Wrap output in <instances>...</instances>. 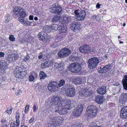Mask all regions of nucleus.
Masks as SVG:
<instances>
[{
    "label": "nucleus",
    "mask_w": 127,
    "mask_h": 127,
    "mask_svg": "<svg viewBox=\"0 0 127 127\" xmlns=\"http://www.w3.org/2000/svg\"><path fill=\"white\" fill-rule=\"evenodd\" d=\"M62 98L61 97L58 96H54L52 97L53 102L55 103L56 107L58 108L54 112H58L60 115L65 114L67 113L70 109L68 108V106L66 107L64 105V102Z\"/></svg>",
    "instance_id": "obj_1"
},
{
    "label": "nucleus",
    "mask_w": 127,
    "mask_h": 127,
    "mask_svg": "<svg viewBox=\"0 0 127 127\" xmlns=\"http://www.w3.org/2000/svg\"><path fill=\"white\" fill-rule=\"evenodd\" d=\"M13 10V17L16 18L19 16L20 17L18 18V21L22 24H25L26 23V20L23 18H25L27 15L26 12L24 9L21 7L17 6L15 7Z\"/></svg>",
    "instance_id": "obj_2"
},
{
    "label": "nucleus",
    "mask_w": 127,
    "mask_h": 127,
    "mask_svg": "<svg viewBox=\"0 0 127 127\" xmlns=\"http://www.w3.org/2000/svg\"><path fill=\"white\" fill-rule=\"evenodd\" d=\"M25 71V68L24 66H17L14 71V73L16 77L22 79L26 76V73Z\"/></svg>",
    "instance_id": "obj_3"
},
{
    "label": "nucleus",
    "mask_w": 127,
    "mask_h": 127,
    "mask_svg": "<svg viewBox=\"0 0 127 127\" xmlns=\"http://www.w3.org/2000/svg\"><path fill=\"white\" fill-rule=\"evenodd\" d=\"M86 115L87 116L90 118L95 117L98 113L97 107L93 104L89 106L87 109Z\"/></svg>",
    "instance_id": "obj_4"
},
{
    "label": "nucleus",
    "mask_w": 127,
    "mask_h": 127,
    "mask_svg": "<svg viewBox=\"0 0 127 127\" xmlns=\"http://www.w3.org/2000/svg\"><path fill=\"white\" fill-rule=\"evenodd\" d=\"M81 65L77 63H72L68 67V70L71 72L75 73H78L81 70Z\"/></svg>",
    "instance_id": "obj_5"
},
{
    "label": "nucleus",
    "mask_w": 127,
    "mask_h": 127,
    "mask_svg": "<svg viewBox=\"0 0 127 127\" xmlns=\"http://www.w3.org/2000/svg\"><path fill=\"white\" fill-rule=\"evenodd\" d=\"M99 62V59L97 58L94 57L91 58L88 61V67L90 69H93L97 66Z\"/></svg>",
    "instance_id": "obj_6"
},
{
    "label": "nucleus",
    "mask_w": 127,
    "mask_h": 127,
    "mask_svg": "<svg viewBox=\"0 0 127 127\" xmlns=\"http://www.w3.org/2000/svg\"><path fill=\"white\" fill-rule=\"evenodd\" d=\"M71 53V51L69 49L64 48L62 49L58 53V56L60 58L67 57Z\"/></svg>",
    "instance_id": "obj_7"
},
{
    "label": "nucleus",
    "mask_w": 127,
    "mask_h": 127,
    "mask_svg": "<svg viewBox=\"0 0 127 127\" xmlns=\"http://www.w3.org/2000/svg\"><path fill=\"white\" fill-rule=\"evenodd\" d=\"M63 118L61 116L56 117L51 119L50 121L49 126L52 127L56 126V124H59V122L62 121Z\"/></svg>",
    "instance_id": "obj_8"
},
{
    "label": "nucleus",
    "mask_w": 127,
    "mask_h": 127,
    "mask_svg": "<svg viewBox=\"0 0 127 127\" xmlns=\"http://www.w3.org/2000/svg\"><path fill=\"white\" fill-rule=\"evenodd\" d=\"M59 30L60 33L59 36L61 38L64 37L67 32L66 26L65 25L61 23L60 25H59Z\"/></svg>",
    "instance_id": "obj_9"
},
{
    "label": "nucleus",
    "mask_w": 127,
    "mask_h": 127,
    "mask_svg": "<svg viewBox=\"0 0 127 127\" xmlns=\"http://www.w3.org/2000/svg\"><path fill=\"white\" fill-rule=\"evenodd\" d=\"M49 10L51 13H58L59 14L61 13L62 11V9L61 7L55 4H53L49 8Z\"/></svg>",
    "instance_id": "obj_10"
},
{
    "label": "nucleus",
    "mask_w": 127,
    "mask_h": 127,
    "mask_svg": "<svg viewBox=\"0 0 127 127\" xmlns=\"http://www.w3.org/2000/svg\"><path fill=\"white\" fill-rule=\"evenodd\" d=\"M76 91L75 88L73 87L68 88L65 90V94L66 95L70 97H72L76 94Z\"/></svg>",
    "instance_id": "obj_11"
},
{
    "label": "nucleus",
    "mask_w": 127,
    "mask_h": 127,
    "mask_svg": "<svg viewBox=\"0 0 127 127\" xmlns=\"http://www.w3.org/2000/svg\"><path fill=\"white\" fill-rule=\"evenodd\" d=\"M56 88H58V83L56 82H51L49 84L48 87V89L51 91H55Z\"/></svg>",
    "instance_id": "obj_12"
},
{
    "label": "nucleus",
    "mask_w": 127,
    "mask_h": 127,
    "mask_svg": "<svg viewBox=\"0 0 127 127\" xmlns=\"http://www.w3.org/2000/svg\"><path fill=\"white\" fill-rule=\"evenodd\" d=\"M73 83L76 85H80L83 84L85 81L82 78L80 77H76L73 78L72 80Z\"/></svg>",
    "instance_id": "obj_13"
},
{
    "label": "nucleus",
    "mask_w": 127,
    "mask_h": 127,
    "mask_svg": "<svg viewBox=\"0 0 127 127\" xmlns=\"http://www.w3.org/2000/svg\"><path fill=\"white\" fill-rule=\"evenodd\" d=\"M112 66L110 64H108L105 65L102 68L100 67L99 72L100 73H104L109 71L112 68Z\"/></svg>",
    "instance_id": "obj_14"
},
{
    "label": "nucleus",
    "mask_w": 127,
    "mask_h": 127,
    "mask_svg": "<svg viewBox=\"0 0 127 127\" xmlns=\"http://www.w3.org/2000/svg\"><path fill=\"white\" fill-rule=\"evenodd\" d=\"M92 93V91L90 89H86L83 90L82 92L79 91V94L81 96H90Z\"/></svg>",
    "instance_id": "obj_15"
},
{
    "label": "nucleus",
    "mask_w": 127,
    "mask_h": 127,
    "mask_svg": "<svg viewBox=\"0 0 127 127\" xmlns=\"http://www.w3.org/2000/svg\"><path fill=\"white\" fill-rule=\"evenodd\" d=\"M127 100V93H123L120 95L119 100V102L120 104H125Z\"/></svg>",
    "instance_id": "obj_16"
},
{
    "label": "nucleus",
    "mask_w": 127,
    "mask_h": 127,
    "mask_svg": "<svg viewBox=\"0 0 127 127\" xmlns=\"http://www.w3.org/2000/svg\"><path fill=\"white\" fill-rule=\"evenodd\" d=\"M86 16V12L85 11L83 10H82L76 18V19L79 21H81L84 20Z\"/></svg>",
    "instance_id": "obj_17"
},
{
    "label": "nucleus",
    "mask_w": 127,
    "mask_h": 127,
    "mask_svg": "<svg viewBox=\"0 0 127 127\" xmlns=\"http://www.w3.org/2000/svg\"><path fill=\"white\" fill-rule=\"evenodd\" d=\"M70 28L72 30H79L81 28V25L79 22H77L70 24Z\"/></svg>",
    "instance_id": "obj_18"
},
{
    "label": "nucleus",
    "mask_w": 127,
    "mask_h": 127,
    "mask_svg": "<svg viewBox=\"0 0 127 127\" xmlns=\"http://www.w3.org/2000/svg\"><path fill=\"white\" fill-rule=\"evenodd\" d=\"M90 47L88 45H85L82 46L79 49L81 53L88 54L89 51Z\"/></svg>",
    "instance_id": "obj_19"
},
{
    "label": "nucleus",
    "mask_w": 127,
    "mask_h": 127,
    "mask_svg": "<svg viewBox=\"0 0 127 127\" xmlns=\"http://www.w3.org/2000/svg\"><path fill=\"white\" fill-rule=\"evenodd\" d=\"M120 115L121 118L125 119L127 117V107L124 106L121 110Z\"/></svg>",
    "instance_id": "obj_20"
},
{
    "label": "nucleus",
    "mask_w": 127,
    "mask_h": 127,
    "mask_svg": "<svg viewBox=\"0 0 127 127\" xmlns=\"http://www.w3.org/2000/svg\"><path fill=\"white\" fill-rule=\"evenodd\" d=\"M43 32H40L39 33L38 36L39 39L41 41H44V42L47 41L48 40L46 36V33L45 34Z\"/></svg>",
    "instance_id": "obj_21"
},
{
    "label": "nucleus",
    "mask_w": 127,
    "mask_h": 127,
    "mask_svg": "<svg viewBox=\"0 0 127 127\" xmlns=\"http://www.w3.org/2000/svg\"><path fill=\"white\" fill-rule=\"evenodd\" d=\"M17 56L16 54H12L8 55L7 59L9 62L11 63L16 60L17 58Z\"/></svg>",
    "instance_id": "obj_22"
},
{
    "label": "nucleus",
    "mask_w": 127,
    "mask_h": 127,
    "mask_svg": "<svg viewBox=\"0 0 127 127\" xmlns=\"http://www.w3.org/2000/svg\"><path fill=\"white\" fill-rule=\"evenodd\" d=\"M106 87L102 86L101 87L99 88L97 90V91L98 93L101 95H103L106 92Z\"/></svg>",
    "instance_id": "obj_23"
},
{
    "label": "nucleus",
    "mask_w": 127,
    "mask_h": 127,
    "mask_svg": "<svg viewBox=\"0 0 127 127\" xmlns=\"http://www.w3.org/2000/svg\"><path fill=\"white\" fill-rule=\"evenodd\" d=\"M55 68L62 71L64 69V65L63 63H60L59 64L56 63L55 64Z\"/></svg>",
    "instance_id": "obj_24"
},
{
    "label": "nucleus",
    "mask_w": 127,
    "mask_h": 127,
    "mask_svg": "<svg viewBox=\"0 0 127 127\" xmlns=\"http://www.w3.org/2000/svg\"><path fill=\"white\" fill-rule=\"evenodd\" d=\"M104 98L103 96L98 95L96 96L95 100L97 103L100 104L102 103L104 101Z\"/></svg>",
    "instance_id": "obj_25"
},
{
    "label": "nucleus",
    "mask_w": 127,
    "mask_h": 127,
    "mask_svg": "<svg viewBox=\"0 0 127 127\" xmlns=\"http://www.w3.org/2000/svg\"><path fill=\"white\" fill-rule=\"evenodd\" d=\"M52 104L51 105L48 107H47V108L46 109V111L49 113L51 111H52L54 109H56V106L55 105V103L53 102L52 100Z\"/></svg>",
    "instance_id": "obj_26"
},
{
    "label": "nucleus",
    "mask_w": 127,
    "mask_h": 127,
    "mask_svg": "<svg viewBox=\"0 0 127 127\" xmlns=\"http://www.w3.org/2000/svg\"><path fill=\"white\" fill-rule=\"evenodd\" d=\"M124 89L127 90V75H125L124 76L122 81Z\"/></svg>",
    "instance_id": "obj_27"
},
{
    "label": "nucleus",
    "mask_w": 127,
    "mask_h": 127,
    "mask_svg": "<svg viewBox=\"0 0 127 127\" xmlns=\"http://www.w3.org/2000/svg\"><path fill=\"white\" fill-rule=\"evenodd\" d=\"M64 102V105H65L67 107L68 106V107L69 109H71V107L70 105L72 101H71L70 100L66 99L64 100V101H63Z\"/></svg>",
    "instance_id": "obj_28"
},
{
    "label": "nucleus",
    "mask_w": 127,
    "mask_h": 127,
    "mask_svg": "<svg viewBox=\"0 0 127 127\" xmlns=\"http://www.w3.org/2000/svg\"><path fill=\"white\" fill-rule=\"evenodd\" d=\"M73 17L70 16H64L63 17V22L66 23H68L70 22Z\"/></svg>",
    "instance_id": "obj_29"
},
{
    "label": "nucleus",
    "mask_w": 127,
    "mask_h": 127,
    "mask_svg": "<svg viewBox=\"0 0 127 127\" xmlns=\"http://www.w3.org/2000/svg\"><path fill=\"white\" fill-rule=\"evenodd\" d=\"M39 76L41 79H44L47 76L46 74L42 71H40V72Z\"/></svg>",
    "instance_id": "obj_30"
},
{
    "label": "nucleus",
    "mask_w": 127,
    "mask_h": 127,
    "mask_svg": "<svg viewBox=\"0 0 127 127\" xmlns=\"http://www.w3.org/2000/svg\"><path fill=\"white\" fill-rule=\"evenodd\" d=\"M78 59L77 56L72 55L70 56L69 59L71 61H77Z\"/></svg>",
    "instance_id": "obj_31"
},
{
    "label": "nucleus",
    "mask_w": 127,
    "mask_h": 127,
    "mask_svg": "<svg viewBox=\"0 0 127 127\" xmlns=\"http://www.w3.org/2000/svg\"><path fill=\"white\" fill-rule=\"evenodd\" d=\"M73 114L75 116H79L82 112H80L77 109H75L73 111Z\"/></svg>",
    "instance_id": "obj_32"
},
{
    "label": "nucleus",
    "mask_w": 127,
    "mask_h": 127,
    "mask_svg": "<svg viewBox=\"0 0 127 127\" xmlns=\"http://www.w3.org/2000/svg\"><path fill=\"white\" fill-rule=\"evenodd\" d=\"M83 106L82 105L80 104L75 109L77 110L80 112H82L83 110Z\"/></svg>",
    "instance_id": "obj_33"
},
{
    "label": "nucleus",
    "mask_w": 127,
    "mask_h": 127,
    "mask_svg": "<svg viewBox=\"0 0 127 127\" xmlns=\"http://www.w3.org/2000/svg\"><path fill=\"white\" fill-rule=\"evenodd\" d=\"M5 22L6 23H7L11 20V17L9 15L7 14L5 17Z\"/></svg>",
    "instance_id": "obj_34"
},
{
    "label": "nucleus",
    "mask_w": 127,
    "mask_h": 127,
    "mask_svg": "<svg viewBox=\"0 0 127 127\" xmlns=\"http://www.w3.org/2000/svg\"><path fill=\"white\" fill-rule=\"evenodd\" d=\"M45 31L46 32H50L52 31L51 26H46L45 27Z\"/></svg>",
    "instance_id": "obj_35"
},
{
    "label": "nucleus",
    "mask_w": 127,
    "mask_h": 127,
    "mask_svg": "<svg viewBox=\"0 0 127 127\" xmlns=\"http://www.w3.org/2000/svg\"><path fill=\"white\" fill-rule=\"evenodd\" d=\"M59 83L58 84V88L60 87L63 86L65 84V82L63 79L59 81Z\"/></svg>",
    "instance_id": "obj_36"
},
{
    "label": "nucleus",
    "mask_w": 127,
    "mask_h": 127,
    "mask_svg": "<svg viewBox=\"0 0 127 127\" xmlns=\"http://www.w3.org/2000/svg\"><path fill=\"white\" fill-rule=\"evenodd\" d=\"M59 27V25H54L51 26L52 31L53 30H57Z\"/></svg>",
    "instance_id": "obj_37"
},
{
    "label": "nucleus",
    "mask_w": 127,
    "mask_h": 127,
    "mask_svg": "<svg viewBox=\"0 0 127 127\" xmlns=\"http://www.w3.org/2000/svg\"><path fill=\"white\" fill-rule=\"evenodd\" d=\"M46 62L48 67L52 66L54 62L51 60H49Z\"/></svg>",
    "instance_id": "obj_38"
},
{
    "label": "nucleus",
    "mask_w": 127,
    "mask_h": 127,
    "mask_svg": "<svg viewBox=\"0 0 127 127\" xmlns=\"http://www.w3.org/2000/svg\"><path fill=\"white\" fill-rule=\"evenodd\" d=\"M60 19V17L59 16L57 15L55 16L54 18H53L52 20V21L53 23L57 22L58 20Z\"/></svg>",
    "instance_id": "obj_39"
},
{
    "label": "nucleus",
    "mask_w": 127,
    "mask_h": 127,
    "mask_svg": "<svg viewBox=\"0 0 127 127\" xmlns=\"http://www.w3.org/2000/svg\"><path fill=\"white\" fill-rule=\"evenodd\" d=\"M41 67L42 69L48 67L46 62L42 63L41 64Z\"/></svg>",
    "instance_id": "obj_40"
},
{
    "label": "nucleus",
    "mask_w": 127,
    "mask_h": 127,
    "mask_svg": "<svg viewBox=\"0 0 127 127\" xmlns=\"http://www.w3.org/2000/svg\"><path fill=\"white\" fill-rule=\"evenodd\" d=\"M9 39L11 41H13L15 40V39L13 35L11 34L9 35Z\"/></svg>",
    "instance_id": "obj_41"
},
{
    "label": "nucleus",
    "mask_w": 127,
    "mask_h": 127,
    "mask_svg": "<svg viewBox=\"0 0 127 127\" xmlns=\"http://www.w3.org/2000/svg\"><path fill=\"white\" fill-rule=\"evenodd\" d=\"M34 77L33 75H30L29 78V79L30 81H32L34 80Z\"/></svg>",
    "instance_id": "obj_42"
},
{
    "label": "nucleus",
    "mask_w": 127,
    "mask_h": 127,
    "mask_svg": "<svg viewBox=\"0 0 127 127\" xmlns=\"http://www.w3.org/2000/svg\"><path fill=\"white\" fill-rule=\"evenodd\" d=\"M73 127H83V126L82 124V123H78L75 125H73Z\"/></svg>",
    "instance_id": "obj_43"
},
{
    "label": "nucleus",
    "mask_w": 127,
    "mask_h": 127,
    "mask_svg": "<svg viewBox=\"0 0 127 127\" xmlns=\"http://www.w3.org/2000/svg\"><path fill=\"white\" fill-rule=\"evenodd\" d=\"M26 23H25V25L27 26H29L31 25V24H30V22L28 19H26L25 20Z\"/></svg>",
    "instance_id": "obj_44"
},
{
    "label": "nucleus",
    "mask_w": 127,
    "mask_h": 127,
    "mask_svg": "<svg viewBox=\"0 0 127 127\" xmlns=\"http://www.w3.org/2000/svg\"><path fill=\"white\" fill-rule=\"evenodd\" d=\"M33 108V112H36L38 109V106L36 105V104H34Z\"/></svg>",
    "instance_id": "obj_45"
},
{
    "label": "nucleus",
    "mask_w": 127,
    "mask_h": 127,
    "mask_svg": "<svg viewBox=\"0 0 127 127\" xmlns=\"http://www.w3.org/2000/svg\"><path fill=\"white\" fill-rule=\"evenodd\" d=\"M16 120L15 122L16 126V127H19L20 124V121L19 119H16Z\"/></svg>",
    "instance_id": "obj_46"
},
{
    "label": "nucleus",
    "mask_w": 127,
    "mask_h": 127,
    "mask_svg": "<svg viewBox=\"0 0 127 127\" xmlns=\"http://www.w3.org/2000/svg\"><path fill=\"white\" fill-rule=\"evenodd\" d=\"M30 58V57L28 55H27L26 57L23 58V60L25 62H26Z\"/></svg>",
    "instance_id": "obj_47"
},
{
    "label": "nucleus",
    "mask_w": 127,
    "mask_h": 127,
    "mask_svg": "<svg viewBox=\"0 0 127 127\" xmlns=\"http://www.w3.org/2000/svg\"><path fill=\"white\" fill-rule=\"evenodd\" d=\"M80 11L79 9H76L74 11L75 14L77 16L80 13Z\"/></svg>",
    "instance_id": "obj_48"
},
{
    "label": "nucleus",
    "mask_w": 127,
    "mask_h": 127,
    "mask_svg": "<svg viewBox=\"0 0 127 127\" xmlns=\"http://www.w3.org/2000/svg\"><path fill=\"white\" fill-rule=\"evenodd\" d=\"M22 92L21 90H19L16 92V94L17 96H19L22 94Z\"/></svg>",
    "instance_id": "obj_49"
},
{
    "label": "nucleus",
    "mask_w": 127,
    "mask_h": 127,
    "mask_svg": "<svg viewBox=\"0 0 127 127\" xmlns=\"http://www.w3.org/2000/svg\"><path fill=\"white\" fill-rule=\"evenodd\" d=\"M97 16L98 15H92V16L91 18L94 20H95V19H96L97 18Z\"/></svg>",
    "instance_id": "obj_50"
},
{
    "label": "nucleus",
    "mask_w": 127,
    "mask_h": 127,
    "mask_svg": "<svg viewBox=\"0 0 127 127\" xmlns=\"http://www.w3.org/2000/svg\"><path fill=\"white\" fill-rule=\"evenodd\" d=\"M29 105H28L27 106L25 107V110L24 111L25 113H27V112L29 110Z\"/></svg>",
    "instance_id": "obj_51"
},
{
    "label": "nucleus",
    "mask_w": 127,
    "mask_h": 127,
    "mask_svg": "<svg viewBox=\"0 0 127 127\" xmlns=\"http://www.w3.org/2000/svg\"><path fill=\"white\" fill-rule=\"evenodd\" d=\"M10 127H16V124L14 122H11L10 123Z\"/></svg>",
    "instance_id": "obj_52"
},
{
    "label": "nucleus",
    "mask_w": 127,
    "mask_h": 127,
    "mask_svg": "<svg viewBox=\"0 0 127 127\" xmlns=\"http://www.w3.org/2000/svg\"><path fill=\"white\" fill-rule=\"evenodd\" d=\"M95 49L93 47L90 48V47L89 51V52H90L91 53L94 52Z\"/></svg>",
    "instance_id": "obj_53"
},
{
    "label": "nucleus",
    "mask_w": 127,
    "mask_h": 127,
    "mask_svg": "<svg viewBox=\"0 0 127 127\" xmlns=\"http://www.w3.org/2000/svg\"><path fill=\"white\" fill-rule=\"evenodd\" d=\"M109 106H110L109 107H114L115 106L114 104L113 103H109L108 104Z\"/></svg>",
    "instance_id": "obj_54"
},
{
    "label": "nucleus",
    "mask_w": 127,
    "mask_h": 127,
    "mask_svg": "<svg viewBox=\"0 0 127 127\" xmlns=\"http://www.w3.org/2000/svg\"><path fill=\"white\" fill-rule=\"evenodd\" d=\"M34 119V118L33 117H32L31 119L29 120V123L31 124L32 122H33Z\"/></svg>",
    "instance_id": "obj_55"
},
{
    "label": "nucleus",
    "mask_w": 127,
    "mask_h": 127,
    "mask_svg": "<svg viewBox=\"0 0 127 127\" xmlns=\"http://www.w3.org/2000/svg\"><path fill=\"white\" fill-rule=\"evenodd\" d=\"M33 16L32 15H30L29 16V19L30 20H33Z\"/></svg>",
    "instance_id": "obj_56"
},
{
    "label": "nucleus",
    "mask_w": 127,
    "mask_h": 127,
    "mask_svg": "<svg viewBox=\"0 0 127 127\" xmlns=\"http://www.w3.org/2000/svg\"><path fill=\"white\" fill-rule=\"evenodd\" d=\"M33 73H32V75L33 76L34 78L36 77L37 75V73L34 72H33Z\"/></svg>",
    "instance_id": "obj_57"
},
{
    "label": "nucleus",
    "mask_w": 127,
    "mask_h": 127,
    "mask_svg": "<svg viewBox=\"0 0 127 127\" xmlns=\"http://www.w3.org/2000/svg\"><path fill=\"white\" fill-rule=\"evenodd\" d=\"M19 112H17L16 113V119H19Z\"/></svg>",
    "instance_id": "obj_58"
},
{
    "label": "nucleus",
    "mask_w": 127,
    "mask_h": 127,
    "mask_svg": "<svg viewBox=\"0 0 127 127\" xmlns=\"http://www.w3.org/2000/svg\"><path fill=\"white\" fill-rule=\"evenodd\" d=\"M4 54L3 52H0V58L3 57L4 56Z\"/></svg>",
    "instance_id": "obj_59"
},
{
    "label": "nucleus",
    "mask_w": 127,
    "mask_h": 127,
    "mask_svg": "<svg viewBox=\"0 0 127 127\" xmlns=\"http://www.w3.org/2000/svg\"><path fill=\"white\" fill-rule=\"evenodd\" d=\"M12 110L11 109H7L6 111V112L8 113L9 114H11V112Z\"/></svg>",
    "instance_id": "obj_60"
},
{
    "label": "nucleus",
    "mask_w": 127,
    "mask_h": 127,
    "mask_svg": "<svg viewBox=\"0 0 127 127\" xmlns=\"http://www.w3.org/2000/svg\"><path fill=\"white\" fill-rule=\"evenodd\" d=\"M24 120H23V121H22V123H21V127H27V126L26 125H25L23 124H24Z\"/></svg>",
    "instance_id": "obj_61"
},
{
    "label": "nucleus",
    "mask_w": 127,
    "mask_h": 127,
    "mask_svg": "<svg viewBox=\"0 0 127 127\" xmlns=\"http://www.w3.org/2000/svg\"><path fill=\"white\" fill-rule=\"evenodd\" d=\"M42 55L41 53H40L38 56V58L39 59H40L42 58Z\"/></svg>",
    "instance_id": "obj_62"
},
{
    "label": "nucleus",
    "mask_w": 127,
    "mask_h": 127,
    "mask_svg": "<svg viewBox=\"0 0 127 127\" xmlns=\"http://www.w3.org/2000/svg\"><path fill=\"white\" fill-rule=\"evenodd\" d=\"M101 5H100V4L98 3L96 4V8H100V6Z\"/></svg>",
    "instance_id": "obj_63"
},
{
    "label": "nucleus",
    "mask_w": 127,
    "mask_h": 127,
    "mask_svg": "<svg viewBox=\"0 0 127 127\" xmlns=\"http://www.w3.org/2000/svg\"><path fill=\"white\" fill-rule=\"evenodd\" d=\"M6 121H7L6 120H5L2 119V120H1V122L2 123H6Z\"/></svg>",
    "instance_id": "obj_64"
}]
</instances>
